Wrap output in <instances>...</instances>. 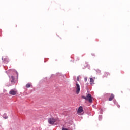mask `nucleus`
Here are the masks:
<instances>
[{
    "instance_id": "nucleus-1",
    "label": "nucleus",
    "mask_w": 130,
    "mask_h": 130,
    "mask_svg": "<svg viewBox=\"0 0 130 130\" xmlns=\"http://www.w3.org/2000/svg\"><path fill=\"white\" fill-rule=\"evenodd\" d=\"M82 98L85 99L86 101H88L89 103H93V97H92V95L90 93H88L86 96H82Z\"/></svg>"
},
{
    "instance_id": "nucleus-2",
    "label": "nucleus",
    "mask_w": 130,
    "mask_h": 130,
    "mask_svg": "<svg viewBox=\"0 0 130 130\" xmlns=\"http://www.w3.org/2000/svg\"><path fill=\"white\" fill-rule=\"evenodd\" d=\"M48 122L49 124H54L55 122L58 123L59 122V119L58 118H50L48 119Z\"/></svg>"
},
{
    "instance_id": "nucleus-3",
    "label": "nucleus",
    "mask_w": 130,
    "mask_h": 130,
    "mask_svg": "<svg viewBox=\"0 0 130 130\" xmlns=\"http://www.w3.org/2000/svg\"><path fill=\"white\" fill-rule=\"evenodd\" d=\"M76 86L75 87V89L76 90V94H79V93H80V85H79V84L78 83H76Z\"/></svg>"
},
{
    "instance_id": "nucleus-4",
    "label": "nucleus",
    "mask_w": 130,
    "mask_h": 130,
    "mask_svg": "<svg viewBox=\"0 0 130 130\" xmlns=\"http://www.w3.org/2000/svg\"><path fill=\"white\" fill-rule=\"evenodd\" d=\"M9 94H10V95H16V94H17V91L12 89L9 92Z\"/></svg>"
},
{
    "instance_id": "nucleus-5",
    "label": "nucleus",
    "mask_w": 130,
    "mask_h": 130,
    "mask_svg": "<svg viewBox=\"0 0 130 130\" xmlns=\"http://www.w3.org/2000/svg\"><path fill=\"white\" fill-rule=\"evenodd\" d=\"M83 111V107L80 106L77 110V113H82Z\"/></svg>"
},
{
    "instance_id": "nucleus-6",
    "label": "nucleus",
    "mask_w": 130,
    "mask_h": 130,
    "mask_svg": "<svg viewBox=\"0 0 130 130\" xmlns=\"http://www.w3.org/2000/svg\"><path fill=\"white\" fill-rule=\"evenodd\" d=\"M114 99V94H111L109 98V101H112Z\"/></svg>"
},
{
    "instance_id": "nucleus-7",
    "label": "nucleus",
    "mask_w": 130,
    "mask_h": 130,
    "mask_svg": "<svg viewBox=\"0 0 130 130\" xmlns=\"http://www.w3.org/2000/svg\"><path fill=\"white\" fill-rule=\"evenodd\" d=\"M103 76L104 78H107L109 76V73L108 72H105Z\"/></svg>"
},
{
    "instance_id": "nucleus-8",
    "label": "nucleus",
    "mask_w": 130,
    "mask_h": 130,
    "mask_svg": "<svg viewBox=\"0 0 130 130\" xmlns=\"http://www.w3.org/2000/svg\"><path fill=\"white\" fill-rule=\"evenodd\" d=\"M90 85H93V84H94V79L92 78H90Z\"/></svg>"
},
{
    "instance_id": "nucleus-9",
    "label": "nucleus",
    "mask_w": 130,
    "mask_h": 130,
    "mask_svg": "<svg viewBox=\"0 0 130 130\" xmlns=\"http://www.w3.org/2000/svg\"><path fill=\"white\" fill-rule=\"evenodd\" d=\"M31 84L30 83H27L26 85V88H30L31 87Z\"/></svg>"
},
{
    "instance_id": "nucleus-10",
    "label": "nucleus",
    "mask_w": 130,
    "mask_h": 130,
    "mask_svg": "<svg viewBox=\"0 0 130 130\" xmlns=\"http://www.w3.org/2000/svg\"><path fill=\"white\" fill-rule=\"evenodd\" d=\"M11 78L12 79V80L11 81V82H14V81L15 80V77H14V76H11Z\"/></svg>"
},
{
    "instance_id": "nucleus-11",
    "label": "nucleus",
    "mask_w": 130,
    "mask_h": 130,
    "mask_svg": "<svg viewBox=\"0 0 130 130\" xmlns=\"http://www.w3.org/2000/svg\"><path fill=\"white\" fill-rule=\"evenodd\" d=\"M3 118H4L5 119H7L8 116H6V115H3Z\"/></svg>"
},
{
    "instance_id": "nucleus-12",
    "label": "nucleus",
    "mask_w": 130,
    "mask_h": 130,
    "mask_svg": "<svg viewBox=\"0 0 130 130\" xmlns=\"http://www.w3.org/2000/svg\"><path fill=\"white\" fill-rule=\"evenodd\" d=\"M87 80H88V78L85 77V78H84V81H85V82H87Z\"/></svg>"
},
{
    "instance_id": "nucleus-13",
    "label": "nucleus",
    "mask_w": 130,
    "mask_h": 130,
    "mask_svg": "<svg viewBox=\"0 0 130 130\" xmlns=\"http://www.w3.org/2000/svg\"><path fill=\"white\" fill-rule=\"evenodd\" d=\"M77 80L78 81V82L80 81V78H79L78 76L77 77Z\"/></svg>"
}]
</instances>
